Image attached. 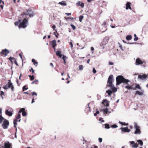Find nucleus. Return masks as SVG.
<instances>
[{
    "label": "nucleus",
    "instance_id": "58836bf2",
    "mask_svg": "<svg viewBox=\"0 0 148 148\" xmlns=\"http://www.w3.org/2000/svg\"><path fill=\"white\" fill-rule=\"evenodd\" d=\"M4 118L2 116H0V124L1 123L3 120H4Z\"/></svg>",
    "mask_w": 148,
    "mask_h": 148
},
{
    "label": "nucleus",
    "instance_id": "f3484780",
    "mask_svg": "<svg viewBox=\"0 0 148 148\" xmlns=\"http://www.w3.org/2000/svg\"><path fill=\"white\" fill-rule=\"evenodd\" d=\"M109 102L107 100L104 99L102 101V104L105 106H109Z\"/></svg>",
    "mask_w": 148,
    "mask_h": 148
},
{
    "label": "nucleus",
    "instance_id": "f03ea898",
    "mask_svg": "<svg viewBox=\"0 0 148 148\" xmlns=\"http://www.w3.org/2000/svg\"><path fill=\"white\" fill-rule=\"evenodd\" d=\"M116 85H117L121 83L128 84V83L130 82L128 79H125L123 76L121 75L118 76L116 78Z\"/></svg>",
    "mask_w": 148,
    "mask_h": 148
},
{
    "label": "nucleus",
    "instance_id": "e2e57ef3",
    "mask_svg": "<svg viewBox=\"0 0 148 148\" xmlns=\"http://www.w3.org/2000/svg\"><path fill=\"white\" fill-rule=\"evenodd\" d=\"M19 56L20 57H21V58L22 59H23L22 58V54L21 53L19 54Z\"/></svg>",
    "mask_w": 148,
    "mask_h": 148
},
{
    "label": "nucleus",
    "instance_id": "603ef678",
    "mask_svg": "<svg viewBox=\"0 0 148 148\" xmlns=\"http://www.w3.org/2000/svg\"><path fill=\"white\" fill-rule=\"evenodd\" d=\"M119 123L122 125H125V122H123L121 121H119Z\"/></svg>",
    "mask_w": 148,
    "mask_h": 148
},
{
    "label": "nucleus",
    "instance_id": "39448f33",
    "mask_svg": "<svg viewBox=\"0 0 148 148\" xmlns=\"http://www.w3.org/2000/svg\"><path fill=\"white\" fill-rule=\"evenodd\" d=\"M21 118V115L19 113L16 117V118L14 120L13 123L14 124V127L16 128V130H17V128L16 125H17V122L18 121V119H19L18 121V122H20L21 121L20 118Z\"/></svg>",
    "mask_w": 148,
    "mask_h": 148
},
{
    "label": "nucleus",
    "instance_id": "7ed1b4c3",
    "mask_svg": "<svg viewBox=\"0 0 148 148\" xmlns=\"http://www.w3.org/2000/svg\"><path fill=\"white\" fill-rule=\"evenodd\" d=\"M28 23V19L27 18H25L23 20L22 22H20L18 26L19 28H24L27 26V24Z\"/></svg>",
    "mask_w": 148,
    "mask_h": 148
},
{
    "label": "nucleus",
    "instance_id": "4d7b16f0",
    "mask_svg": "<svg viewBox=\"0 0 148 148\" xmlns=\"http://www.w3.org/2000/svg\"><path fill=\"white\" fill-rule=\"evenodd\" d=\"M109 64L110 65H113L114 64V63L112 62H109Z\"/></svg>",
    "mask_w": 148,
    "mask_h": 148
},
{
    "label": "nucleus",
    "instance_id": "864d4df0",
    "mask_svg": "<svg viewBox=\"0 0 148 148\" xmlns=\"http://www.w3.org/2000/svg\"><path fill=\"white\" fill-rule=\"evenodd\" d=\"M99 141L100 143H101L102 141V139L101 138H99Z\"/></svg>",
    "mask_w": 148,
    "mask_h": 148
},
{
    "label": "nucleus",
    "instance_id": "8fccbe9b",
    "mask_svg": "<svg viewBox=\"0 0 148 148\" xmlns=\"http://www.w3.org/2000/svg\"><path fill=\"white\" fill-rule=\"evenodd\" d=\"M88 109V110L89 112H90V107L89 106V104L88 105V107L86 109Z\"/></svg>",
    "mask_w": 148,
    "mask_h": 148
},
{
    "label": "nucleus",
    "instance_id": "4468645a",
    "mask_svg": "<svg viewBox=\"0 0 148 148\" xmlns=\"http://www.w3.org/2000/svg\"><path fill=\"white\" fill-rule=\"evenodd\" d=\"M25 109L23 108H21L18 112V113L19 114L22 112V115L23 116H25L27 114V113L25 111Z\"/></svg>",
    "mask_w": 148,
    "mask_h": 148
},
{
    "label": "nucleus",
    "instance_id": "72a5a7b5",
    "mask_svg": "<svg viewBox=\"0 0 148 148\" xmlns=\"http://www.w3.org/2000/svg\"><path fill=\"white\" fill-rule=\"evenodd\" d=\"M28 76L30 77V79L31 81L33 80L34 79V77L33 75H29Z\"/></svg>",
    "mask_w": 148,
    "mask_h": 148
},
{
    "label": "nucleus",
    "instance_id": "6e6d98bb",
    "mask_svg": "<svg viewBox=\"0 0 148 148\" xmlns=\"http://www.w3.org/2000/svg\"><path fill=\"white\" fill-rule=\"evenodd\" d=\"M64 18H65V19L66 20H68V19H71V18L69 17H64Z\"/></svg>",
    "mask_w": 148,
    "mask_h": 148
},
{
    "label": "nucleus",
    "instance_id": "0e129e2a",
    "mask_svg": "<svg viewBox=\"0 0 148 148\" xmlns=\"http://www.w3.org/2000/svg\"><path fill=\"white\" fill-rule=\"evenodd\" d=\"M23 93L24 94H28V95H30V94H29L28 92H24Z\"/></svg>",
    "mask_w": 148,
    "mask_h": 148
},
{
    "label": "nucleus",
    "instance_id": "1a4fd4ad",
    "mask_svg": "<svg viewBox=\"0 0 148 148\" xmlns=\"http://www.w3.org/2000/svg\"><path fill=\"white\" fill-rule=\"evenodd\" d=\"M109 39V38L108 36L105 37L103 38L102 42L100 46H103L107 44L108 42Z\"/></svg>",
    "mask_w": 148,
    "mask_h": 148
},
{
    "label": "nucleus",
    "instance_id": "79ce46f5",
    "mask_svg": "<svg viewBox=\"0 0 148 148\" xmlns=\"http://www.w3.org/2000/svg\"><path fill=\"white\" fill-rule=\"evenodd\" d=\"M29 71L30 72H32V73L33 74L34 73V70L32 68H31V69L29 70Z\"/></svg>",
    "mask_w": 148,
    "mask_h": 148
},
{
    "label": "nucleus",
    "instance_id": "9b49d317",
    "mask_svg": "<svg viewBox=\"0 0 148 148\" xmlns=\"http://www.w3.org/2000/svg\"><path fill=\"white\" fill-rule=\"evenodd\" d=\"M144 62L142 61L140 58H137L136 61V65H139L143 64Z\"/></svg>",
    "mask_w": 148,
    "mask_h": 148
},
{
    "label": "nucleus",
    "instance_id": "6e6552de",
    "mask_svg": "<svg viewBox=\"0 0 148 148\" xmlns=\"http://www.w3.org/2000/svg\"><path fill=\"white\" fill-rule=\"evenodd\" d=\"M134 127L136 129V131L135 132V134H140L141 133V131L140 129V127L137 125L136 123L134 124Z\"/></svg>",
    "mask_w": 148,
    "mask_h": 148
},
{
    "label": "nucleus",
    "instance_id": "ddd939ff",
    "mask_svg": "<svg viewBox=\"0 0 148 148\" xmlns=\"http://www.w3.org/2000/svg\"><path fill=\"white\" fill-rule=\"evenodd\" d=\"M7 84L9 88H11L12 91H13L14 90V87L13 86L12 83L11 82L10 80L9 81Z\"/></svg>",
    "mask_w": 148,
    "mask_h": 148
},
{
    "label": "nucleus",
    "instance_id": "c9c22d12",
    "mask_svg": "<svg viewBox=\"0 0 148 148\" xmlns=\"http://www.w3.org/2000/svg\"><path fill=\"white\" fill-rule=\"evenodd\" d=\"M104 125L105 128L109 129L110 128L109 125L108 124H105Z\"/></svg>",
    "mask_w": 148,
    "mask_h": 148
},
{
    "label": "nucleus",
    "instance_id": "052dcab7",
    "mask_svg": "<svg viewBox=\"0 0 148 148\" xmlns=\"http://www.w3.org/2000/svg\"><path fill=\"white\" fill-rule=\"evenodd\" d=\"M50 64L52 67H54L53 64L52 63H50Z\"/></svg>",
    "mask_w": 148,
    "mask_h": 148
},
{
    "label": "nucleus",
    "instance_id": "13d9d810",
    "mask_svg": "<svg viewBox=\"0 0 148 148\" xmlns=\"http://www.w3.org/2000/svg\"><path fill=\"white\" fill-rule=\"evenodd\" d=\"M65 14H66L68 16H69V15H71V13H65Z\"/></svg>",
    "mask_w": 148,
    "mask_h": 148
},
{
    "label": "nucleus",
    "instance_id": "37998d69",
    "mask_svg": "<svg viewBox=\"0 0 148 148\" xmlns=\"http://www.w3.org/2000/svg\"><path fill=\"white\" fill-rule=\"evenodd\" d=\"M69 45L71 46V49H72L73 48V44L72 42H69Z\"/></svg>",
    "mask_w": 148,
    "mask_h": 148
},
{
    "label": "nucleus",
    "instance_id": "473e14b6",
    "mask_svg": "<svg viewBox=\"0 0 148 148\" xmlns=\"http://www.w3.org/2000/svg\"><path fill=\"white\" fill-rule=\"evenodd\" d=\"M21 20H19L18 21H17L16 22L14 23V24L16 26L18 25L19 23H20V22H21Z\"/></svg>",
    "mask_w": 148,
    "mask_h": 148
},
{
    "label": "nucleus",
    "instance_id": "49530a36",
    "mask_svg": "<svg viewBox=\"0 0 148 148\" xmlns=\"http://www.w3.org/2000/svg\"><path fill=\"white\" fill-rule=\"evenodd\" d=\"M92 71L94 74H95L97 71L95 68H93L92 69Z\"/></svg>",
    "mask_w": 148,
    "mask_h": 148
},
{
    "label": "nucleus",
    "instance_id": "dca6fc26",
    "mask_svg": "<svg viewBox=\"0 0 148 148\" xmlns=\"http://www.w3.org/2000/svg\"><path fill=\"white\" fill-rule=\"evenodd\" d=\"M11 147V145L9 142H5L4 144V147H2L4 148H10Z\"/></svg>",
    "mask_w": 148,
    "mask_h": 148
},
{
    "label": "nucleus",
    "instance_id": "09e8293b",
    "mask_svg": "<svg viewBox=\"0 0 148 148\" xmlns=\"http://www.w3.org/2000/svg\"><path fill=\"white\" fill-rule=\"evenodd\" d=\"M32 95L33 96L34 95H35L36 96L37 95L36 93L34 92H32Z\"/></svg>",
    "mask_w": 148,
    "mask_h": 148
},
{
    "label": "nucleus",
    "instance_id": "20e7f679",
    "mask_svg": "<svg viewBox=\"0 0 148 148\" xmlns=\"http://www.w3.org/2000/svg\"><path fill=\"white\" fill-rule=\"evenodd\" d=\"M26 15H29L30 17H32L34 16V14L32 10L31 9H29L27 10L26 13L23 12L21 15L23 16Z\"/></svg>",
    "mask_w": 148,
    "mask_h": 148
},
{
    "label": "nucleus",
    "instance_id": "423d86ee",
    "mask_svg": "<svg viewBox=\"0 0 148 148\" xmlns=\"http://www.w3.org/2000/svg\"><path fill=\"white\" fill-rule=\"evenodd\" d=\"M9 124L8 121L4 119L3 120V123L2 124L3 127L4 129H6L8 128V126Z\"/></svg>",
    "mask_w": 148,
    "mask_h": 148
},
{
    "label": "nucleus",
    "instance_id": "0eeeda50",
    "mask_svg": "<svg viewBox=\"0 0 148 148\" xmlns=\"http://www.w3.org/2000/svg\"><path fill=\"white\" fill-rule=\"evenodd\" d=\"M9 53V51L6 49H2L1 51L0 52V54L1 56H6Z\"/></svg>",
    "mask_w": 148,
    "mask_h": 148
},
{
    "label": "nucleus",
    "instance_id": "2f4dec72",
    "mask_svg": "<svg viewBox=\"0 0 148 148\" xmlns=\"http://www.w3.org/2000/svg\"><path fill=\"white\" fill-rule=\"evenodd\" d=\"M106 92L107 93H108V95L109 96H110L112 93V92L110 90H107Z\"/></svg>",
    "mask_w": 148,
    "mask_h": 148
},
{
    "label": "nucleus",
    "instance_id": "de8ad7c7",
    "mask_svg": "<svg viewBox=\"0 0 148 148\" xmlns=\"http://www.w3.org/2000/svg\"><path fill=\"white\" fill-rule=\"evenodd\" d=\"M66 58H67L66 56H64V55H63V57H62V59H63V60H65Z\"/></svg>",
    "mask_w": 148,
    "mask_h": 148
},
{
    "label": "nucleus",
    "instance_id": "774afa93",
    "mask_svg": "<svg viewBox=\"0 0 148 148\" xmlns=\"http://www.w3.org/2000/svg\"><path fill=\"white\" fill-rule=\"evenodd\" d=\"M93 146L94 147V148H98V147L97 146L93 145Z\"/></svg>",
    "mask_w": 148,
    "mask_h": 148
},
{
    "label": "nucleus",
    "instance_id": "412c9836",
    "mask_svg": "<svg viewBox=\"0 0 148 148\" xmlns=\"http://www.w3.org/2000/svg\"><path fill=\"white\" fill-rule=\"evenodd\" d=\"M131 3L130 2H127L126 5V10H128L129 9L130 10L131 9Z\"/></svg>",
    "mask_w": 148,
    "mask_h": 148
},
{
    "label": "nucleus",
    "instance_id": "c03bdc74",
    "mask_svg": "<svg viewBox=\"0 0 148 148\" xmlns=\"http://www.w3.org/2000/svg\"><path fill=\"white\" fill-rule=\"evenodd\" d=\"M118 126L116 124H114L111 126V127L112 128H116Z\"/></svg>",
    "mask_w": 148,
    "mask_h": 148
},
{
    "label": "nucleus",
    "instance_id": "3c124183",
    "mask_svg": "<svg viewBox=\"0 0 148 148\" xmlns=\"http://www.w3.org/2000/svg\"><path fill=\"white\" fill-rule=\"evenodd\" d=\"M0 3L1 4L3 5L4 4V2L2 0H0Z\"/></svg>",
    "mask_w": 148,
    "mask_h": 148
},
{
    "label": "nucleus",
    "instance_id": "a878e982",
    "mask_svg": "<svg viewBox=\"0 0 148 148\" xmlns=\"http://www.w3.org/2000/svg\"><path fill=\"white\" fill-rule=\"evenodd\" d=\"M32 62H33L34 64L36 66H37L38 64V63L34 59H33L32 60Z\"/></svg>",
    "mask_w": 148,
    "mask_h": 148
},
{
    "label": "nucleus",
    "instance_id": "bb28decb",
    "mask_svg": "<svg viewBox=\"0 0 148 148\" xmlns=\"http://www.w3.org/2000/svg\"><path fill=\"white\" fill-rule=\"evenodd\" d=\"M58 3L61 5L64 6H65L66 5V4L65 3V1H62L61 2H60Z\"/></svg>",
    "mask_w": 148,
    "mask_h": 148
},
{
    "label": "nucleus",
    "instance_id": "f8f14e48",
    "mask_svg": "<svg viewBox=\"0 0 148 148\" xmlns=\"http://www.w3.org/2000/svg\"><path fill=\"white\" fill-rule=\"evenodd\" d=\"M147 77V75L145 74H143L142 75H139L138 76V79L140 80H144L146 79Z\"/></svg>",
    "mask_w": 148,
    "mask_h": 148
},
{
    "label": "nucleus",
    "instance_id": "aec40b11",
    "mask_svg": "<svg viewBox=\"0 0 148 148\" xmlns=\"http://www.w3.org/2000/svg\"><path fill=\"white\" fill-rule=\"evenodd\" d=\"M12 111H9L8 110H6L5 111V114L9 116H11L12 115Z\"/></svg>",
    "mask_w": 148,
    "mask_h": 148
},
{
    "label": "nucleus",
    "instance_id": "4be33fe9",
    "mask_svg": "<svg viewBox=\"0 0 148 148\" xmlns=\"http://www.w3.org/2000/svg\"><path fill=\"white\" fill-rule=\"evenodd\" d=\"M56 55L58 56L60 58H61L62 57V55L61 53V52L60 51H57L56 52Z\"/></svg>",
    "mask_w": 148,
    "mask_h": 148
},
{
    "label": "nucleus",
    "instance_id": "cd10ccee",
    "mask_svg": "<svg viewBox=\"0 0 148 148\" xmlns=\"http://www.w3.org/2000/svg\"><path fill=\"white\" fill-rule=\"evenodd\" d=\"M132 39V36L131 35H129L127 36L126 37V39L128 40H130Z\"/></svg>",
    "mask_w": 148,
    "mask_h": 148
},
{
    "label": "nucleus",
    "instance_id": "338daca9",
    "mask_svg": "<svg viewBox=\"0 0 148 148\" xmlns=\"http://www.w3.org/2000/svg\"><path fill=\"white\" fill-rule=\"evenodd\" d=\"M56 33H57V31L56 30V32H54L53 33V34L54 35H56Z\"/></svg>",
    "mask_w": 148,
    "mask_h": 148
},
{
    "label": "nucleus",
    "instance_id": "393cba45",
    "mask_svg": "<svg viewBox=\"0 0 148 148\" xmlns=\"http://www.w3.org/2000/svg\"><path fill=\"white\" fill-rule=\"evenodd\" d=\"M138 94L140 95H143V93L142 92H140L139 91H136L135 95Z\"/></svg>",
    "mask_w": 148,
    "mask_h": 148
},
{
    "label": "nucleus",
    "instance_id": "e433bc0d",
    "mask_svg": "<svg viewBox=\"0 0 148 148\" xmlns=\"http://www.w3.org/2000/svg\"><path fill=\"white\" fill-rule=\"evenodd\" d=\"M84 18L83 16L82 15L79 16V20L80 22H81L82 21V19Z\"/></svg>",
    "mask_w": 148,
    "mask_h": 148
},
{
    "label": "nucleus",
    "instance_id": "4c0bfd02",
    "mask_svg": "<svg viewBox=\"0 0 148 148\" xmlns=\"http://www.w3.org/2000/svg\"><path fill=\"white\" fill-rule=\"evenodd\" d=\"M32 84H38V80H35L32 82Z\"/></svg>",
    "mask_w": 148,
    "mask_h": 148
},
{
    "label": "nucleus",
    "instance_id": "b1692460",
    "mask_svg": "<svg viewBox=\"0 0 148 148\" xmlns=\"http://www.w3.org/2000/svg\"><path fill=\"white\" fill-rule=\"evenodd\" d=\"M130 143L131 144H134V145L133 146V147L136 148L138 147V144L136 143H135L134 141H132L130 142Z\"/></svg>",
    "mask_w": 148,
    "mask_h": 148
},
{
    "label": "nucleus",
    "instance_id": "2eb2a0df",
    "mask_svg": "<svg viewBox=\"0 0 148 148\" xmlns=\"http://www.w3.org/2000/svg\"><path fill=\"white\" fill-rule=\"evenodd\" d=\"M8 59L11 61L12 63H13V60H14V63L16 64V65L17 66H18V64L16 59L14 58L10 57L8 58Z\"/></svg>",
    "mask_w": 148,
    "mask_h": 148
},
{
    "label": "nucleus",
    "instance_id": "69168bd1",
    "mask_svg": "<svg viewBox=\"0 0 148 148\" xmlns=\"http://www.w3.org/2000/svg\"><path fill=\"white\" fill-rule=\"evenodd\" d=\"M59 35V34L58 33H57V35L56 34L55 35V36H56V37L57 38H58V36Z\"/></svg>",
    "mask_w": 148,
    "mask_h": 148
},
{
    "label": "nucleus",
    "instance_id": "5fc2aeb1",
    "mask_svg": "<svg viewBox=\"0 0 148 148\" xmlns=\"http://www.w3.org/2000/svg\"><path fill=\"white\" fill-rule=\"evenodd\" d=\"M138 40V38L137 36L135 37L134 38V41H137Z\"/></svg>",
    "mask_w": 148,
    "mask_h": 148
},
{
    "label": "nucleus",
    "instance_id": "7c9ffc66",
    "mask_svg": "<svg viewBox=\"0 0 148 148\" xmlns=\"http://www.w3.org/2000/svg\"><path fill=\"white\" fill-rule=\"evenodd\" d=\"M78 4L79 5H80L82 8H83L84 6V4L83 3H81L80 1L78 3Z\"/></svg>",
    "mask_w": 148,
    "mask_h": 148
},
{
    "label": "nucleus",
    "instance_id": "a18cd8bd",
    "mask_svg": "<svg viewBox=\"0 0 148 148\" xmlns=\"http://www.w3.org/2000/svg\"><path fill=\"white\" fill-rule=\"evenodd\" d=\"M71 26L72 27L73 30H75L76 29L75 27L73 25L71 24Z\"/></svg>",
    "mask_w": 148,
    "mask_h": 148
},
{
    "label": "nucleus",
    "instance_id": "f704fd0d",
    "mask_svg": "<svg viewBox=\"0 0 148 148\" xmlns=\"http://www.w3.org/2000/svg\"><path fill=\"white\" fill-rule=\"evenodd\" d=\"M28 89V87L26 85L24 86L23 87V91H24L25 90H27Z\"/></svg>",
    "mask_w": 148,
    "mask_h": 148
},
{
    "label": "nucleus",
    "instance_id": "5701e85b",
    "mask_svg": "<svg viewBox=\"0 0 148 148\" xmlns=\"http://www.w3.org/2000/svg\"><path fill=\"white\" fill-rule=\"evenodd\" d=\"M108 108H106L105 109H102L100 110L101 111H102L103 112L104 114H106L108 113Z\"/></svg>",
    "mask_w": 148,
    "mask_h": 148
},
{
    "label": "nucleus",
    "instance_id": "ea45409f",
    "mask_svg": "<svg viewBox=\"0 0 148 148\" xmlns=\"http://www.w3.org/2000/svg\"><path fill=\"white\" fill-rule=\"evenodd\" d=\"M79 70H82L83 69V66L82 65H80L79 66Z\"/></svg>",
    "mask_w": 148,
    "mask_h": 148
},
{
    "label": "nucleus",
    "instance_id": "bf43d9fd",
    "mask_svg": "<svg viewBox=\"0 0 148 148\" xmlns=\"http://www.w3.org/2000/svg\"><path fill=\"white\" fill-rule=\"evenodd\" d=\"M52 28L54 30H55V28H56V26L54 25H53V26H52Z\"/></svg>",
    "mask_w": 148,
    "mask_h": 148
},
{
    "label": "nucleus",
    "instance_id": "c756f323",
    "mask_svg": "<svg viewBox=\"0 0 148 148\" xmlns=\"http://www.w3.org/2000/svg\"><path fill=\"white\" fill-rule=\"evenodd\" d=\"M137 142L138 144H140L141 146L143 145V143L141 140H139L137 141Z\"/></svg>",
    "mask_w": 148,
    "mask_h": 148
},
{
    "label": "nucleus",
    "instance_id": "680f3d73",
    "mask_svg": "<svg viewBox=\"0 0 148 148\" xmlns=\"http://www.w3.org/2000/svg\"><path fill=\"white\" fill-rule=\"evenodd\" d=\"M90 49H91V50L92 51H93L94 50V48L93 47H91L90 48Z\"/></svg>",
    "mask_w": 148,
    "mask_h": 148
},
{
    "label": "nucleus",
    "instance_id": "6ab92c4d",
    "mask_svg": "<svg viewBox=\"0 0 148 148\" xmlns=\"http://www.w3.org/2000/svg\"><path fill=\"white\" fill-rule=\"evenodd\" d=\"M121 129L122 131L125 132H129L130 131V130L128 129L127 127H121Z\"/></svg>",
    "mask_w": 148,
    "mask_h": 148
},
{
    "label": "nucleus",
    "instance_id": "9d476101",
    "mask_svg": "<svg viewBox=\"0 0 148 148\" xmlns=\"http://www.w3.org/2000/svg\"><path fill=\"white\" fill-rule=\"evenodd\" d=\"M131 86H132L133 88L134 89H132V90H135L137 88L139 89L140 90H141V87L138 84H133Z\"/></svg>",
    "mask_w": 148,
    "mask_h": 148
},
{
    "label": "nucleus",
    "instance_id": "c85d7f7f",
    "mask_svg": "<svg viewBox=\"0 0 148 148\" xmlns=\"http://www.w3.org/2000/svg\"><path fill=\"white\" fill-rule=\"evenodd\" d=\"M125 88L129 90L134 89L131 86H127L125 87Z\"/></svg>",
    "mask_w": 148,
    "mask_h": 148
},
{
    "label": "nucleus",
    "instance_id": "f257e3e1",
    "mask_svg": "<svg viewBox=\"0 0 148 148\" xmlns=\"http://www.w3.org/2000/svg\"><path fill=\"white\" fill-rule=\"evenodd\" d=\"M114 81L113 76L112 75H110L108 79L107 84V86L110 87L113 92H116L117 89L113 86L112 83Z\"/></svg>",
    "mask_w": 148,
    "mask_h": 148
},
{
    "label": "nucleus",
    "instance_id": "a19ab883",
    "mask_svg": "<svg viewBox=\"0 0 148 148\" xmlns=\"http://www.w3.org/2000/svg\"><path fill=\"white\" fill-rule=\"evenodd\" d=\"M3 88H4V89L6 90L9 88L8 87L7 84L5 86H3Z\"/></svg>",
    "mask_w": 148,
    "mask_h": 148
},
{
    "label": "nucleus",
    "instance_id": "a211bd4d",
    "mask_svg": "<svg viewBox=\"0 0 148 148\" xmlns=\"http://www.w3.org/2000/svg\"><path fill=\"white\" fill-rule=\"evenodd\" d=\"M50 44L52 46V47H56L57 45L56 41L55 40H53L50 42Z\"/></svg>",
    "mask_w": 148,
    "mask_h": 148
}]
</instances>
